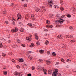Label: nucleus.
<instances>
[{"label":"nucleus","instance_id":"f257e3e1","mask_svg":"<svg viewBox=\"0 0 76 76\" xmlns=\"http://www.w3.org/2000/svg\"><path fill=\"white\" fill-rule=\"evenodd\" d=\"M59 20H57V22H58L59 24L61 25V23H63V22L65 21V20H64V19H61L60 17H59Z\"/></svg>","mask_w":76,"mask_h":76},{"label":"nucleus","instance_id":"f03ea898","mask_svg":"<svg viewBox=\"0 0 76 76\" xmlns=\"http://www.w3.org/2000/svg\"><path fill=\"white\" fill-rule=\"evenodd\" d=\"M14 74L15 76H18V75L19 76H22V75L19 72H18L15 71L14 73Z\"/></svg>","mask_w":76,"mask_h":76},{"label":"nucleus","instance_id":"7ed1b4c3","mask_svg":"<svg viewBox=\"0 0 76 76\" xmlns=\"http://www.w3.org/2000/svg\"><path fill=\"white\" fill-rule=\"evenodd\" d=\"M12 21H13V20H14V21H13L12 22V25H15V21H16V20H15V19H14V18H12Z\"/></svg>","mask_w":76,"mask_h":76},{"label":"nucleus","instance_id":"20e7f679","mask_svg":"<svg viewBox=\"0 0 76 76\" xmlns=\"http://www.w3.org/2000/svg\"><path fill=\"white\" fill-rule=\"evenodd\" d=\"M54 73H55V74H58V69H55V71L53 72Z\"/></svg>","mask_w":76,"mask_h":76},{"label":"nucleus","instance_id":"39448f33","mask_svg":"<svg viewBox=\"0 0 76 76\" xmlns=\"http://www.w3.org/2000/svg\"><path fill=\"white\" fill-rule=\"evenodd\" d=\"M18 61H19V62H21V63H23V59L22 58H19Z\"/></svg>","mask_w":76,"mask_h":76},{"label":"nucleus","instance_id":"423d86ee","mask_svg":"<svg viewBox=\"0 0 76 76\" xmlns=\"http://www.w3.org/2000/svg\"><path fill=\"white\" fill-rule=\"evenodd\" d=\"M31 18L32 19H35V16L34 15H31Z\"/></svg>","mask_w":76,"mask_h":76},{"label":"nucleus","instance_id":"0eeeda50","mask_svg":"<svg viewBox=\"0 0 76 76\" xmlns=\"http://www.w3.org/2000/svg\"><path fill=\"white\" fill-rule=\"evenodd\" d=\"M46 62L47 64H51V62L49 61H46Z\"/></svg>","mask_w":76,"mask_h":76},{"label":"nucleus","instance_id":"6e6552de","mask_svg":"<svg viewBox=\"0 0 76 76\" xmlns=\"http://www.w3.org/2000/svg\"><path fill=\"white\" fill-rule=\"evenodd\" d=\"M39 52L41 54H43V53H44V50H39Z\"/></svg>","mask_w":76,"mask_h":76},{"label":"nucleus","instance_id":"1a4fd4ad","mask_svg":"<svg viewBox=\"0 0 76 76\" xmlns=\"http://www.w3.org/2000/svg\"><path fill=\"white\" fill-rule=\"evenodd\" d=\"M42 70H43V72H47V69H44V67H43L42 68Z\"/></svg>","mask_w":76,"mask_h":76},{"label":"nucleus","instance_id":"9d476101","mask_svg":"<svg viewBox=\"0 0 76 76\" xmlns=\"http://www.w3.org/2000/svg\"><path fill=\"white\" fill-rule=\"evenodd\" d=\"M3 74H4V75H7V71H5L3 72Z\"/></svg>","mask_w":76,"mask_h":76},{"label":"nucleus","instance_id":"9b49d317","mask_svg":"<svg viewBox=\"0 0 76 76\" xmlns=\"http://www.w3.org/2000/svg\"><path fill=\"white\" fill-rule=\"evenodd\" d=\"M38 69L39 70H40L41 69H42V67L40 66H39L37 67Z\"/></svg>","mask_w":76,"mask_h":76},{"label":"nucleus","instance_id":"f8f14e48","mask_svg":"<svg viewBox=\"0 0 76 76\" xmlns=\"http://www.w3.org/2000/svg\"><path fill=\"white\" fill-rule=\"evenodd\" d=\"M35 10L36 12H39V10L38 8H36L35 9Z\"/></svg>","mask_w":76,"mask_h":76},{"label":"nucleus","instance_id":"ddd939ff","mask_svg":"<svg viewBox=\"0 0 76 76\" xmlns=\"http://www.w3.org/2000/svg\"><path fill=\"white\" fill-rule=\"evenodd\" d=\"M66 16L67 18H71L72 16L70 15V14H67L66 15Z\"/></svg>","mask_w":76,"mask_h":76},{"label":"nucleus","instance_id":"4468645a","mask_svg":"<svg viewBox=\"0 0 76 76\" xmlns=\"http://www.w3.org/2000/svg\"><path fill=\"white\" fill-rule=\"evenodd\" d=\"M48 42H48V41H46L45 42V44H46V45H48Z\"/></svg>","mask_w":76,"mask_h":76},{"label":"nucleus","instance_id":"2eb2a0df","mask_svg":"<svg viewBox=\"0 0 76 76\" xmlns=\"http://www.w3.org/2000/svg\"><path fill=\"white\" fill-rule=\"evenodd\" d=\"M52 54L53 56H56V52H53L52 53Z\"/></svg>","mask_w":76,"mask_h":76},{"label":"nucleus","instance_id":"dca6fc26","mask_svg":"<svg viewBox=\"0 0 76 76\" xmlns=\"http://www.w3.org/2000/svg\"><path fill=\"white\" fill-rule=\"evenodd\" d=\"M3 47V44H2V43H0V48H2Z\"/></svg>","mask_w":76,"mask_h":76},{"label":"nucleus","instance_id":"f3484780","mask_svg":"<svg viewBox=\"0 0 76 76\" xmlns=\"http://www.w3.org/2000/svg\"><path fill=\"white\" fill-rule=\"evenodd\" d=\"M52 76H57V74H56V73H54V72H53Z\"/></svg>","mask_w":76,"mask_h":76},{"label":"nucleus","instance_id":"a211bd4d","mask_svg":"<svg viewBox=\"0 0 76 76\" xmlns=\"http://www.w3.org/2000/svg\"><path fill=\"white\" fill-rule=\"evenodd\" d=\"M28 58L30 60H32V57L31 56H30L28 57Z\"/></svg>","mask_w":76,"mask_h":76},{"label":"nucleus","instance_id":"6ab92c4d","mask_svg":"<svg viewBox=\"0 0 76 76\" xmlns=\"http://www.w3.org/2000/svg\"><path fill=\"white\" fill-rule=\"evenodd\" d=\"M31 69L32 70H35V66H32L31 67Z\"/></svg>","mask_w":76,"mask_h":76},{"label":"nucleus","instance_id":"aec40b11","mask_svg":"<svg viewBox=\"0 0 76 76\" xmlns=\"http://www.w3.org/2000/svg\"><path fill=\"white\" fill-rule=\"evenodd\" d=\"M70 61H71V60L70 59H67L66 60L67 62H69V63H70Z\"/></svg>","mask_w":76,"mask_h":76},{"label":"nucleus","instance_id":"412c9836","mask_svg":"<svg viewBox=\"0 0 76 76\" xmlns=\"http://www.w3.org/2000/svg\"><path fill=\"white\" fill-rule=\"evenodd\" d=\"M62 47H64V48L66 47V44H64L62 45Z\"/></svg>","mask_w":76,"mask_h":76},{"label":"nucleus","instance_id":"4be33fe9","mask_svg":"<svg viewBox=\"0 0 76 76\" xmlns=\"http://www.w3.org/2000/svg\"><path fill=\"white\" fill-rule=\"evenodd\" d=\"M34 26H35V25L31 24V28H34Z\"/></svg>","mask_w":76,"mask_h":76},{"label":"nucleus","instance_id":"5701e85b","mask_svg":"<svg viewBox=\"0 0 76 76\" xmlns=\"http://www.w3.org/2000/svg\"><path fill=\"white\" fill-rule=\"evenodd\" d=\"M47 53L48 55H49L50 53V51H48L47 52Z\"/></svg>","mask_w":76,"mask_h":76},{"label":"nucleus","instance_id":"b1692460","mask_svg":"<svg viewBox=\"0 0 76 76\" xmlns=\"http://www.w3.org/2000/svg\"><path fill=\"white\" fill-rule=\"evenodd\" d=\"M15 32H18V28L16 27H15Z\"/></svg>","mask_w":76,"mask_h":76},{"label":"nucleus","instance_id":"393cba45","mask_svg":"<svg viewBox=\"0 0 76 76\" xmlns=\"http://www.w3.org/2000/svg\"><path fill=\"white\" fill-rule=\"evenodd\" d=\"M7 13V12H6V11L4 10L3 11V14H6Z\"/></svg>","mask_w":76,"mask_h":76},{"label":"nucleus","instance_id":"a878e982","mask_svg":"<svg viewBox=\"0 0 76 76\" xmlns=\"http://www.w3.org/2000/svg\"><path fill=\"white\" fill-rule=\"evenodd\" d=\"M75 41L74 40H72L70 41V42H71V43H73V42H75Z\"/></svg>","mask_w":76,"mask_h":76},{"label":"nucleus","instance_id":"bb28decb","mask_svg":"<svg viewBox=\"0 0 76 76\" xmlns=\"http://www.w3.org/2000/svg\"><path fill=\"white\" fill-rule=\"evenodd\" d=\"M50 3H49V6L50 7H52V4H50Z\"/></svg>","mask_w":76,"mask_h":76},{"label":"nucleus","instance_id":"cd10ccee","mask_svg":"<svg viewBox=\"0 0 76 76\" xmlns=\"http://www.w3.org/2000/svg\"><path fill=\"white\" fill-rule=\"evenodd\" d=\"M6 56V54L4 53H2V56H3V57H5Z\"/></svg>","mask_w":76,"mask_h":76},{"label":"nucleus","instance_id":"c85d7f7f","mask_svg":"<svg viewBox=\"0 0 76 76\" xmlns=\"http://www.w3.org/2000/svg\"><path fill=\"white\" fill-rule=\"evenodd\" d=\"M39 61H40V62H41V63L42 62H43V60H42V59H39Z\"/></svg>","mask_w":76,"mask_h":76},{"label":"nucleus","instance_id":"c756f323","mask_svg":"<svg viewBox=\"0 0 76 76\" xmlns=\"http://www.w3.org/2000/svg\"><path fill=\"white\" fill-rule=\"evenodd\" d=\"M57 37L59 38H61V35H59L58 36H57Z\"/></svg>","mask_w":76,"mask_h":76},{"label":"nucleus","instance_id":"7c9ffc66","mask_svg":"<svg viewBox=\"0 0 76 76\" xmlns=\"http://www.w3.org/2000/svg\"><path fill=\"white\" fill-rule=\"evenodd\" d=\"M48 72L49 73L50 72V73H52V70H49Z\"/></svg>","mask_w":76,"mask_h":76},{"label":"nucleus","instance_id":"2f4dec72","mask_svg":"<svg viewBox=\"0 0 76 76\" xmlns=\"http://www.w3.org/2000/svg\"><path fill=\"white\" fill-rule=\"evenodd\" d=\"M27 25L30 26V27H31V25H32V24L31 23H28Z\"/></svg>","mask_w":76,"mask_h":76},{"label":"nucleus","instance_id":"473e14b6","mask_svg":"<svg viewBox=\"0 0 76 76\" xmlns=\"http://www.w3.org/2000/svg\"><path fill=\"white\" fill-rule=\"evenodd\" d=\"M27 5L26 4H24V7H27Z\"/></svg>","mask_w":76,"mask_h":76},{"label":"nucleus","instance_id":"72a5a7b5","mask_svg":"<svg viewBox=\"0 0 76 76\" xmlns=\"http://www.w3.org/2000/svg\"><path fill=\"white\" fill-rule=\"evenodd\" d=\"M58 64H60L58 62H57L55 65H57Z\"/></svg>","mask_w":76,"mask_h":76},{"label":"nucleus","instance_id":"f704fd0d","mask_svg":"<svg viewBox=\"0 0 76 76\" xmlns=\"http://www.w3.org/2000/svg\"><path fill=\"white\" fill-rule=\"evenodd\" d=\"M49 3H50V4H52V5H53V2H51L50 1V2H49Z\"/></svg>","mask_w":76,"mask_h":76},{"label":"nucleus","instance_id":"c9c22d12","mask_svg":"<svg viewBox=\"0 0 76 76\" xmlns=\"http://www.w3.org/2000/svg\"><path fill=\"white\" fill-rule=\"evenodd\" d=\"M58 76H61V74H60V73H58Z\"/></svg>","mask_w":76,"mask_h":76},{"label":"nucleus","instance_id":"e433bc0d","mask_svg":"<svg viewBox=\"0 0 76 76\" xmlns=\"http://www.w3.org/2000/svg\"><path fill=\"white\" fill-rule=\"evenodd\" d=\"M60 9L61 10H62V11H63L64 10V8L63 7H61Z\"/></svg>","mask_w":76,"mask_h":76},{"label":"nucleus","instance_id":"4c0bfd02","mask_svg":"<svg viewBox=\"0 0 76 76\" xmlns=\"http://www.w3.org/2000/svg\"><path fill=\"white\" fill-rule=\"evenodd\" d=\"M35 39H37V40L38 39H39L38 36L35 37Z\"/></svg>","mask_w":76,"mask_h":76},{"label":"nucleus","instance_id":"58836bf2","mask_svg":"<svg viewBox=\"0 0 76 76\" xmlns=\"http://www.w3.org/2000/svg\"><path fill=\"white\" fill-rule=\"evenodd\" d=\"M34 44H33V43H32L31 44V45H30V47H34Z\"/></svg>","mask_w":76,"mask_h":76},{"label":"nucleus","instance_id":"ea45409f","mask_svg":"<svg viewBox=\"0 0 76 76\" xmlns=\"http://www.w3.org/2000/svg\"><path fill=\"white\" fill-rule=\"evenodd\" d=\"M21 46L23 47H26L25 45L23 44H21Z\"/></svg>","mask_w":76,"mask_h":76},{"label":"nucleus","instance_id":"a19ab883","mask_svg":"<svg viewBox=\"0 0 76 76\" xmlns=\"http://www.w3.org/2000/svg\"><path fill=\"white\" fill-rule=\"evenodd\" d=\"M66 38H68L70 37V36H69L68 35H67V36H66Z\"/></svg>","mask_w":76,"mask_h":76},{"label":"nucleus","instance_id":"79ce46f5","mask_svg":"<svg viewBox=\"0 0 76 76\" xmlns=\"http://www.w3.org/2000/svg\"><path fill=\"white\" fill-rule=\"evenodd\" d=\"M61 60L62 62H63V61H64V59L63 58H61Z\"/></svg>","mask_w":76,"mask_h":76},{"label":"nucleus","instance_id":"37998d69","mask_svg":"<svg viewBox=\"0 0 76 76\" xmlns=\"http://www.w3.org/2000/svg\"><path fill=\"white\" fill-rule=\"evenodd\" d=\"M64 16H65V15H62L61 17L60 18H64Z\"/></svg>","mask_w":76,"mask_h":76},{"label":"nucleus","instance_id":"c03bdc74","mask_svg":"<svg viewBox=\"0 0 76 76\" xmlns=\"http://www.w3.org/2000/svg\"><path fill=\"white\" fill-rule=\"evenodd\" d=\"M12 62H13V63H15V60L14 59H12Z\"/></svg>","mask_w":76,"mask_h":76},{"label":"nucleus","instance_id":"a18cd8bd","mask_svg":"<svg viewBox=\"0 0 76 76\" xmlns=\"http://www.w3.org/2000/svg\"><path fill=\"white\" fill-rule=\"evenodd\" d=\"M27 76H31V73L28 74H27Z\"/></svg>","mask_w":76,"mask_h":76},{"label":"nucleus","instance_id":"49530a36","mask_svg":"<svg viewBox=\"0 0 76 76\" xmlns=\"http://www.w3.org/2000/svg\"><path fill=\"white\" fill-rule=\"evenodd\" d=\"M37 44L38 45H39L40 44L39 43V42H37Z\"/></svg>","mask_w":76,"mask_h":76},{"label":"nucleus","instance_id":"de8ad7c7","mask_svg":"<svg viewBox=\"0 0 76 76\" xmlns=\"http://www.w3.org/2000/svg\"><path fill=\"white\" fill-rule=\"evenodd\" d=\"M34 35H35V37H37V36H38V34H37V33H35L34 34Z\"/></svg>","mask_w":76,"mask_h":76},{"label":"nucleus","instance_id":"09e8293b","mask_svg":"<svg viewBox=\"0 0 76 76\" xmlns=\"http://www.w3.org/2000/svg\"><path fill=\"white\" fill-rule=\"evenodd\" d=\"M69 28L70 29H73V27H72V26H70L69 27Z\"/></svg>","mask_w":76,"mask_h":76},{"label":"nucleus","instance_id":"8fccbe9b","mask_svg":"<svg viewBox=\"0 0 76 76\" xmlns=\"http://www.w3.org/2000/svg\"><path fill=\"white\" fill-rule=\"evenodd\" d=\"M76 9H75V7H74V9H73V11H74V12H76Z\"/></svg>","mask_w":76,"mask_h":76},{"label":"nucleus","instance_id":"3c124183","mask_svg":"<svg viewBox=\"0 0 76 76\" xmlns=\"http://www.w3.org/2000/svg\"><path fill=\"white\" fill-rule=\"evenodd\" d=\"M49 22H50V20H46V23H49Z\"/></svg>","mask_w":76,"mask_h":76},{"label":"nucleus","instance_id":"603ef678","mask_svg":"<svg viewBox=\"0 0 76 76\" xmlns=\"http://www.w3.org/2000/svg\"><path fill=\"white\" fill-rule=\"evenodd\" d=\"M27 39L29 41H31V39H30L29 37L27 38Z\"/></svg>","mask_w":76,"mask_h":76},{"label":"nucleus","instance_id":"864d4df0","mask_svg":"<svg viewBox=\"0 0 76 76\" xmlns=\"http://www.w3.org/2000/svg\"><path fill=\"white\" fill-rule=\"evenodd\" d=\"M17 39L18 42V43L19 42V41H20V40L18 39Z\"/></svg>","mask_w":76,"mask_h":76},{"label":"nucleus","instance_id":"5fc2aeb1","mask_svg":"<svg viewBox=\"0 0 76 76\" xmlns=\"http://www.w3.org/2000/svg\"><path fill=\"white\" fill-rule=\"evenodd\" d=\"M20 32H23V30H22V28H20Z\"/></svg>","mask_w":76,"mask_h":76},{"label":"nucleus","instance_id":"6e6d98bb","mask_svg":"<svg viewBox=\"0 0 76 76\" xmlns=\"http://www.w3.org/2000/svg\"><path fill=\"white\" fill-rule=\"evenodd\" d=\"M20 15V13H18L17 15V16H18V17H19V16Z\"/></svg>","mask_w":76,"mask_h":76},{"label":"nucleus","instance_id":"4d7b16f0","mask_svg":"<svg viewBox=\"0 0 76 76\" xmlns=\"http://www.w3.org/2000/svg\"><path fill=\"white\" fill-rule=\"evenodd\" d=\"M60 16V14H57L56 15V17H57V18H58V17H59V16Z\"/></svg>","mask_w":76,"mask_h":76},{"label":"nucleus","instance_id":"13d9d810","mask_svg":"<svg viewBox=\"0 0 76 76\" xmlns=\"http://www.w3.org/2000/svg\"><path fill=\"white\" fill-rule=\"evenodd\" d=\"M19 24H20V25H23V23H22V22H20L19 23Z\"/></svg>","mask_w":76,"mask_h":76},{"label":"nucleus","instance_id":"bf43d9fd","mask_svg":"<svg viewBox=\"0 0 76 76\" xmlns=\"http://www.w3.org/2000/svg\"><path fill=\"white\" fill-rule=\"evenodd\" d=\"M53 26L52 25H50L49 26V28H52V27H53Z\"/></svg>","mask_w":76,"mask_h":76},{"label":"nucleus","instance_id":"052dcab7","mask_svg":"<svg viewBox=\"0 0 76 76\" xmlns=\"http://www.w3.org/2000/svg\"><path fill=\"white\" fill-rule=\"evenodd\" d=\"M61 4H63V1H61Z\"/></svg>","mask_w":76,"mask_h":76},{"label":"nucleus","instance_id":"680f3d73","mask_svg":"<svg viewBox=\"0 0 76 76\" xmlns=\"http://www.w3.org/2000/svg\"><path fill=\"white\" fill-rule=\"evenodd\" d=\"M11 6H12V7H13L14 5H13V3L11 4Z\"/></svg>","mask_w":76,"mask_h":76},{"label":"nucleus","instance_id":"e2e57ef3","mask_svg":"<svg viewBox=\"0 0 76 76\" xmlns=\"http://www.w3.org/2000/svg\"><path fill=\"white\" fill-rule=\"evenodd\" d=\"M53 7L55 9H56V5H55L54 6H53Z\"/></svg>","mask_w":76,"mask_h":76},{"label":"nucleus","instance_id":"0e129e2a","mask_svg":"<svg viewBox=\"0 0 76 76\" xmlns=\"http://www.w3.org/2000/svg\"><path fill=\"white\" fill-rule=\"evenodd\" d=\"M23 65L25 66H27V65H26V64H25V63L23 64Z\"/></svg>","mask_w":76,"mask_h":76},{"label":"nucleus","instance_id":"69168bd1","mask_svg":"<svg viewBox=\"0 0 76 76\" xmlns=\"http://www.w3.org/2000/svg\"><path fill=\"white\" fill-rule=\"evenodd\" d=\"M5 23H6L7 24H8V23H9V22H8V21H5Z\"/></svg>","mask_w":76,"mask_h":76},{"label":"nucleus","instance_id":"338daca9","mask_svg":"<svg viewBox=\"0 0 76 76\" xmlns=\"http://www.w3.org/2000/svg\"><path fill=\"white\" fill-rule=\"evenodd\" d=\"M13 32H15V29H13L12 30Z\"/></svg>","mask_w":76,"mask_h":76},{"label":"nucleus","instance_id":"774afa93","mask_svg":"<svg viewBox=\"0 0 76 76\" xmlns=\"http://www.w3.org/2000/svg\"><path fill=\"white\" fill-rule=\"evenodd\" d=\"M47 28H50V26L48 25H47L46 26Z\"/></svg>","mask_w":76,"mask_h":76}]
</instances>
